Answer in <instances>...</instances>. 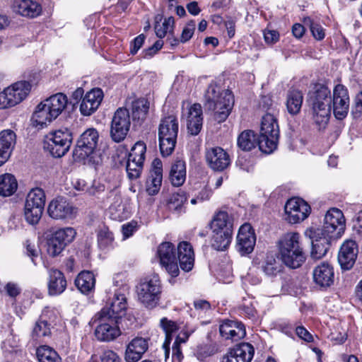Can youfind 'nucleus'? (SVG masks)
<instances>
[{
	"label": "nucleus",
	"mask_w": 362,
	"mask_h": 362,
	"mask_svg": "<svg viewBox=\"0 0 362 362\" xmlns=\"http://www.w3.org/2000/svg\"><path fill=\"white\" fill-rule=\"evenodd\" d=\"M127 308V298L125 293L115 292L114 297L108 305L101 310H105L109 317L116 319L117 321L125 315Z\"/></svg>",
	"instance_id": "bb28decb"
},
{
	"label": "nucleus",
	"mask_w": 362,
	"mask_h": 362,
	"mask_svg": "<svg viewBox=\"0 0 362 362\" xmlns=\"http://www.w3.org/2000/svg\"><path fill=\"white\" fill-rule=\"evenodd\" d=\"M161 292V284L158 276L145 279L137 286L138 299L148 309H153L158 305Z\"/></svg>",
	"instance_id": "0eeeda50"
},
{
	"label": "nucleus",
	"mask_w": 362,
	"mask_h": 362,
	"mask_svg": "<svg viewBox=\"0 0 362 362\" xmlns=\"http://www.w3.org/2000/svg\"><path fill=\"white\" fill-rule=\"evenodd\" d=\"M149 109V103L144 98L135 100L132 103V114L134 121L142 122L145 119Z\"/></svg>",
	"instance_id": "a19ab883"
},
{
	"label": "nucleus",
	"mask_w": 362,
	"mask_h": 362,
	"mask_svg": "<svg viewBox=\"0 0 362 362\" xmlns=\"http://www.w3.org/2000/svg\"><path fill=\"white\" fill-rule=\"evenodd\" d=\"M113 284L119 290L116 291L115 292H120L121 293L126 294L129 291V287L127 284V281L124 274L120 273L115 274L113 277Z\"/></svg>",
	"instance_id": "680f3d73"
},
{
	"label": "nucleus",
	"mask_w": 362,
	"mask_h": 362,
	"mask_svg": "<svg viewBox=\"0 0 362 362\" xmlns=\"http://www.w3.org/2000/svg\"><path fill=\"white\" fill-rule=\"evenodd\" d=\"M262 269L267 276H275L283 270V267L274 255H268L262 264Z\"/></svg>",
	"instance_id": "79ce46f5"
},
{
	"label": "nucleus",
	"mask_w": 362,
	"mask_h": 362,
	"mask_svg": "<svg viewBox=\"0 0 362 362\" xmlns=\"http://www.w3.org/2000/svg\"><path fill=\"white\" fill-rule=\"evenodd\" d=\"M279 137V128L276 118L271 113L266 114L262 119L257 142L260 151L267 154L272 153L277 147Z\"/></svg>",
	"instance_id": "20e7f679"
},
{
	"label": "nucleus",
	"mask_w": 362,
	"mask_h": 362,
	"mask_svg": "<svg viewBox=\"0 0 362 362\" xmlns=\"http://www.w3.org/2000/svg\"><path fill=\"white\" fill-rule=\"evenodd\" d=\"M206 159L209 167L216 171H222L230 163L229 155L221 147L208 149L206 152Z\"/></svg>",
	"instance_id": "5701e85b"
},
{
	"label": "nucleus",
	"mask_w": 362,
	"mask_h": 362,
	"mask_svg": "<svg viewBox=\"0 0 362 362\" xmlns=\"http://www.w3.org/2000/svg\"><path fill=\"white\" fill-rule=\"evenodd\" d=\"M233 232L212 231L211 245L216 250H225L232 240Z\"/></svg>",
	"instance_id": "58836bf2"
},
{
	"label": "nucleus",
	"mask_w": 362,
	"mask_h": 362,
	"mask_svg": "<svg viewBox=\"0 0 362 362\" xmlns=\"http://www.w3.org/2000/svg\"><path fill=\"white\" fill-rule=\"evenodd\" d=\"M187 129L188 133L196 136L200 132L203 124L202 108L194 103L187 109Z\"/></svg>",
	"instance_id": "a878e982"
},
{
	"label": "nucleus",
	"mask_w": 362,
	"mask_h": 362,
	"mask_svg": "<svg viewBox=\"0 0 362 362\" xmlns=\"http://www.w3.org/2000/svg\"><path fill=\"white\" fill-rule=\"evenodd\" d=\"M358 246L354 240H347L343 243L338 253V262L342 269L349 270L355 264Z\"/></svg>",
	"instance_id": "aec40b11"
},
{
	"label": "nucleus",
	"mask_w": 362,
	"mask_h": 362,
	"mask_svg": "<svg viewBox=\"0 0 362 362\" xmlns=\"http://www.w3.org/2000/svg\"><path fill=\"white\" fill-rule=\"evenodd\" d=\"M346 221L342 211L337 208L328 210L325 216L324 224L321 229H317V234L339 238L344 232Z\"/></svg>",
	"instance_id": "9d476101"
},
{
	"label": "nucleus",
	"mask_w": 362,
	"mask_h": 362,
	"mask_svg": "<svg viewBox=\"0 0 362 362\" xmlns=\"http://www.w3.org/2000/svg\"><path fill=\"white\" fill-rule=\"evenodd\" d=\"M277 247L280 259L286 267L298 269L305 262L306 255L298 233L284 234L279 240Z\"/></svg>",
	"instance_id": "f257e3e1"
},
{
	"label": "nucleus",
	"mask_w": 362,
	"mask_h": 362,
	"mask_svg": "<svg viewBox=\"0 0 362 362\" xmlns=\"http://www.w3.org/2000/svg\"><path fill=\"white\" fill-rule=\"evenodd\" d=\"M144 163H139L137 161H131L129 158L127 159L126 170L128 177L131 180H135L140 176L141 170L143 169Z\"/></svg>",
	"instance_id": "13d9d810"
},
{
	"label": "nucleus",
	"mask_w": 362,
	"mask_h": 362,
	"mask_svg": "<svg viewBox=\"0 0 362 362\" xmlns=\"http://www.w3.org/2000/svg\"><path fill=\"white\" fill-rule=\"evenodd\" d=\"M163 175L150 174L146 182V191L149 195L158 192L162 184Z\"/></svg>",
	"instance_id": "4d7b16f0"
},
{
	"label": "nucleus",
	"mask_w": 362,
	"mask_h": 362,
	"mask_svg": "<svg viewBox=\"0 0 362 362\" xmlns=\"http://www.w3.org/2000/svg\"><path fill=\"white\" fill-rule=\"evenodd\" d=\"M77 212V208L63 197L53 199L47 206L49 216L54 220H71L76 216Z\"/></svg>",
	"instance_id": "f8f14e48"
},
{
	"label": "nucleus",
	"mask_w": 362,
	"mask_h": 362,
	"mask_svg": "<svg viewBox=\"0 0 362 362\" xmlns=\"http://www.w3.org/2000/svg\"><path fill=\"white\" fill-rule=\"evenodd\" d=\"M56 119L63 112L68 104L67 96L58 93L43 100Z\"/></svg>",
	"instance_id": "72a5a7b5"
},
{
	"label": "nucleus",
	"mask_w": 362,
	"mask_h": 362,
	"mask_svg": "<svg viewBox=\"0 0 362 362\" xmlns=\"http://www.w3.org/2000/svg\"><path fill=\"white\" fill-rule=\"evenodd\" d=\"M16 141V136L13 131L6 129L0 132V166L10 158Z\"/></svg>",
	"instance_id": "c85d7f7f"
},
{
	"label": "nucleus",
	"mask_w": 362,
	"mask_h": 362,
	"mask_svg": "<svg viewBox=\"0 0 362 362\" xmlns=\"http://www.w3.org/2000/svg\"><path fill=\"white\" fill-rule=\"evenodd\" d=\"M146 150V144L143 141H138L132 148L128 158L131 161L136 160L139 163H144Z\"/></svg>",
	"instance_id": "603ef678"
},
{
	"label": "nucleus",
	"mask_w": 362,
	"mask_h": 362,
	"mask_svg": "<svg viewBox=\"0 0 362 362\" xmlns=\"http://www.w3.org/2000/svg\"><path fill=\"white\" fill-rule=\"evenodd\" d=\"M36 355L39 362H61V358L57 352L46 345L37 348Z\"/></svg>",
	"instance_id": "c03bdc74"
},
{
	"label": "nucleus",
	"mask_w": 362,
	"mask_h": 362,
	"mask_svg": "<svg viewBox=\"0 0 362 362\" xmlns=\"http://www.w3.org/2000/svg\"><path fill=\"white\" fill-rule=\"evenodd\" d=\"M54 119H56V117L49 111L44 101H42L36 106L31 117L33 125L37 129L47 127Z\"/></svg>",
	"instance_id": "c756f323"
},
{
	"label": "nucleus",
	"mask_w": 362,
	"mask_h": 362,
	"mask_svg": "<svg viewBox=\"0 0 362 362\" xmlns=\"http://www.w3.org/2000/svg\"><path fill=\"white\" fill-rule=\"evenodd\" d=\"M25 204L44 209L45 204L44 191L39 187L32 189L26 196Z\"/></svg>",
	"instance_id": "37998d69"
},
{
	"label": "nucleus",
	"mask_w": 362,
	"mask_h": 362,
	"mask_svg": "<svg viewBox=\"0 0 362 362\" xmlns=\"http://www.w3.org/2000/svg\"><path fill=\"white\" fill-rule=\"evenodd\" d=\"M31 83L26 81H20L0 90V110H6L20 104L29 95Z\"/></svg>",
	"instance_id": "423d86ee"
},
{
	"label": "nucleus",
	"mask_w": 362,
	"mask_h": 362,
	"mask_svg": "<svg viewBox=\"0 0 362 362\" xmlns=\"http://www.w3.org/2000/svg\"><path fill=\"white\" fill-rule=\"evenodd\" d=\"M177 258L183 271L189 272L192 269L194 264V253L190 243L186 241L179 243Z\"/></svg>",
	"instance_id": "7c9ffc66"
},
{
	"label": "nucleus",
	"mask_w": 362,
	"mask_h": 362,
	"mask_svg": "<svg viewBox=\"0 0 362 362\" xmlns=\"http://www.w3.org/2000/svg\"><path fill=\"white\" fill-rule=\"evenodd\" d=\"M78 289L83 293H88L95 288V279L94 274L89 271L81 272L75 280Z\"/></svg>",
	"instance_id": "c9c22d12"
},
{
	"label": "nucleus",
	"mask_w": 362,
	"mask_h": 362,
	"mask_svg": "<svg viewBox=\"0 0 362 362\" xmlns=\"http://www.w3.org/2000/svg\"><path fill=\"white\" fill-rule=\"evenodd\" d=\"M114 241L112 232L106 226L101 227L98 232V243L101 249H105L111 246Z\"/></svg>",
	"instance_id": "3c124183"
},
{
	"label": "nucleus",
	"mask_w": 362,
	"mask_h": 362,
	"mask_svg": "<svg viewBox=\"0 0 362 362\" xmlns=\"http://www.w3.org/2000/svg\"><path fill=\"white\" fill-rule=\"evenodd\" d=\"M72 139V134L69 129H59L47 135L45 148L53 157L61 158L69 150Z\"/></svg>",
	"instance_id": "6e6552de"
},
{
	"label": "nucleus",
	"mask_w": 362,
	"mask_h": 362,
	"mask_svg": "<svg viewBox=\"0 0 362 362\" xmlns=\"http://www.w3.org/2000/svg\"><path fill=\"white\" fill-rule=\"evenodd\" d=\"M44 209L24 204L23 216L25 221L32 226L37 225L43 214Z\"/></svg>",
	"instance_id": "a18cd8bd"
},
{
	"label": "nucleus",
	"mask_w": 362,
	"mask_h": 362,
	"mask_svg": "<svg viewBox=\"0 0 362 362\" xmlns=\"http://www.w3.org/2000/svg\"><path fill=\"white\" fill-rule=\"evenodd\" d=\"M194 189L198 190L197 194L199 202L209 200L213 194L211 189L209 186V181L206 180L200 183L194 184Z\"/></svg>",
	"instance_id": "6e6d98bb"
},
{
	"label": "nucleus",
	"mask_w": 362,
	"mask_h": 362,
	"mask_svg": "<svg viewBox=\"0 0 362 362\" xmlns=\"http://www.w3.org/2000/svg\"><path fill=\"white\" fill-rule=\"evenodd\" d=\"M110 214L111 218L117 221H122L128 216L127 211L124 209V206L121 204H112L110 206Z\"/></svg>",
	"instance_id": "052dcab7"
},
{
	"label": "nucleus",
	"mask_w": 362,
	"mask_h": 362,
	"mask_svg": "<svg viewBox=\"0 0 362 362\" xmlns=\"http://www.w3.org/2000/svg\"><path fill=\"white\" fill-rule=\"evenodd\" d=\"M52 235L61 243H64V246L66 247L74 240L76 235V231L72 227H64L56 230L52 233Z\"/></svg>",
	"instance_id": "09e8293b"
},
{
	"label": "nucleus",
	"mask_w": 362,
	"mask_h": 362,
	"mask_svg": "<svg viewBox=\"0 0 362 362\" xmlns=\"http://www.w3.org/2000/svg\"><path fill=\"white\" fill-rule=\"evenodd\" d=\"M18 188L16 177L10 173L0 175V196L7 197L13 195Z\"/></svg>",
	"instance_id": "e433bc0d"
},
{
	"label": "nucleus",
	"mask_w": 362,
	"mask_h": 362,
	"mask_svg": "<svg viewBox=\"0 0 362 362\" xmlns=\"http://www.w3.org/2000/svg\"><path fill=\"white\" fill-rule=\"evenodd\" d=\"M105 310H100L96 315L98 325L94 332L95 337L100 341H112L121 335V330L119 327V321L116 319L109 317Z\"/></svg>",
	"instance_id": "1a4fd4ad"
},
{
	"label": "nucleus",
	"mask_w": 362,
	"mask_h": 362,
	"mask_svg": "<svg viewBox=\"0 0 362 362\" xmlns=\"http://www.w3.org/2000/svg\"><path fill=\"white\" fill-rule=\"evenodd\" d=\"M309 233L312 239L311 257L321 259L327 254L332 240L335 239L325 235L317 234V230H310Z\"/></svg>",
	"instance_id": "b1692460"
},
{
	"label": "nucleus",
	"mask_w": 362,
	"mask_h": 362,
	"mask_svg": "<svg viewBox=\"0 0 362 362\" xmlns=\"http://www.w3.org/2000/svg\"><path fill=\"white\" fill-rule=\"evenodd\" d=\"M353 114L356 117H362V90L355 97Z\"/></svg>",
	"instance_id": "774afa93"
},
{
	"label": "nucleus",
	"mask_w": 362,
	"mask_h": 362,
	"mask_svg": "<svg viewBox=\"0 0 362 362\" xmlns=\"http://www.w3.org/2000/svg\"><path fill=\"white\" fill-rule=\"evenodd\" d=\"M160 264L172 277L180 274L175 246L170 242L160 243L157 249Z\"/></svg>",
	"instance_id": "4468645a"
},
{
	"label": "nucleus",
	"mask_w": 362,
	"mask_h": 362,
	"mask_svg": "<svg viewBox=\"0 0 362 362\" xmlns=\"http://www.w3.org/2000/svg\"><path fill=\"white\" fill-rule=\"evenodd\" d=\"M187 201L186 193L179 189L177 192L173 193L170 199L169 203L175 206V209L180 207Z\"/></svg>",
	"instance_id": "e2e57ef3"
},
{
	"label": "nucleus",
	"mask_w": 362,
	"mask_h": 362,
	"mask_svg": "<svg viewBox=\"0 0 362 362\" xmlns=\"http://www.w3.org/2000/svg\"><path fill=\"white\" fill-rule=\"evenodd\" d=\"M255 349L250 343L242 342L228 349L221 362H251Z\"/></svg>",
	"instance_id": "a211bd4d"
},
{
	"label": "nucleus",
	"mask_w": 362,
	"mask_h": 362,
	"mask_svg": "<svg viewBox=\"0 0 362 362\" xmlns=\"http://www.w3.org/2000/svg\"><path fill=\"white\" fill-rule=\"evenodd\" d=\"M98 139L99 134L95 129L86 130L77 141L73 154L74 160L78 162L85 161L94 152Z\"/></svg>",
	"instance_id": "9b49d317"
},
{
	"label": "nucleus",
	"mask_w": 362,
	"mask_h": 362,
	"mask_svg": "<svg viewBox=\"0 0 362 362\" xmlns=\"http://www.w3.org/2000/svg\"><path fill=\"white\" fill-rule=\"evenodd\" d=\"M218 352L217 346L214 344H201L194 349V354L200 361H205L206 358L211 357Z\"/></svg>",
	"instance_id": "49530a36"
},
{
	"label": "nucleus",
	"mask_w": 362,
	"mask_h": 362,
	"mask_svg": "<svg viewBox=\"0 0 362 362\" xmlns=\"http://www.w3.org/2000/svg\"><path fill=\"white\" fill-rule=\"evenodd\" d=\"M220 90V87L211 83L205 93L208 107L214 111V119L218 123L228 118L234 104L232 92L229 90L221 92Z\"/></svg>",
	"instance_id": "f03ea898"
},
{
	"label": "nucleus",
	"mask_w": 362,
	"mask_h": 362,
	"mask_svg": "<svg viewBox=\"0 0 362 362\" xmlns=\"http://www.w3.org/2000/svg\"><path fill=\"white\" fill-rule=\"evenodd\" d=\"M186 164L182 160H175L170 167L169 180L175 187L182 186L186 180Z\"/></svg>",
	"instance_id": "f704fd0d"
},
{
	"label": "nucleus",
	"mask_w": 362,
	"mask_h": 362,
	"mask_svg": "<svg viewBox=\"0 0 362 362\" xmlns=\"http://www.w3.org/2000/svg\"><path fill=\"white\" fill-rule=\"evenodd\" d=\"M314 284L321 289L330 287L334 281V270L332 264L328 262H321L313 270Z\"/></svg>",
	"instance_id": "f3484780"
},
{
	"label": "nucleus",
	"mask_w": 362,
	"mask_h": 362,
	"mask_svg": "<svg viewBox=\"0 0 362 362\" xmlns=\"http://www.w3.org/2000/svg\"><path fill=\"white\" fill-rule=\"evenodd\" d=\"M178 121L175 115L164 117L159 125L158 139L160 153L163 156L174 151L178 133Z\"/></svg>",
	"instance_id": "39448f33"
},
{
	"label": "nucleus",
	"mask_w": 362,
	"mask_h": 362,
	"mask_svg": "<svg viewBox=\"0 0 362 362\" xmlns=\"http://www.w3.org/2000/svg\"><path fill=\"white\" fill-rule=\"evenodd\" d=\"M137 228L138 225L136 221H131L122 225V233L123 235V239H127L131 237L134 233L136 232Z\"/></svg>",
	"instance_id": "338daca9"
},
{
	"label": "nucleus",
	"mask_w": 362,
	"mask_h": 362,
	"mask_svg": "<svg viewBox=\"0 0 362 362\" xmlns=\"http://www.w3.org/2000/svg\"><path fill=\"white\" fill-rule=\"evenodd\" d=\"M310 205L300 198H291L284 206V219L291 224L304 221L310 214Z\"/></svg>",
	"instance_id": "ddd939ff"
},
{
	"label": "nucleus",
	"mask_w": 362,
	"mask_h": 362,
	"mask_svg": "<svg viewBox=\"0 0 362 362\" xmlns=\"http://www.w3.org/2000/svg\"><path fill=\"white\" fill-rule=\"evenodd\" d=\"M103 92L100 88H93L87 92L80 103V112L84 116L95 112L103 99Z\"/></svg>",
	"instance_id": "4be33fe9"
},
{
	"label": "nucleus",
	"mask_w": 362,
	"mask_h": 362,
	"mask_svg": "<svg viewBox=\"0 0 362 362\" xmlns=\"http://www.w3.org/2000/svg\"><path fill=\"white\" fill-rule=\"evenodd\" d=\"M45 312L40 317V320L36 322L33 330V336L36 337H42L48 336L50 334V325L44 319Z\"/></svg>",
	"instance_id": "5fc2aeb1"
},
{
	"label": "nucleus",
	"mask_w": 362,
	"mask_h": 362,
	"mask_svg": "<svg viewBox=\"0 0 362 362\" xmlns=\"http://www.w3.org/2000/svg\"><path fill=\"white\" fill-rule=\"evenodd\" d=\"M161 19L160 16H157L154 26L156 35L159 38H163L168 33H170L173 30L175 23L173 17L164 19L162 23H160Z\"/></svg>",
	"instance_id": "de8ad7c7"
},
{
	"label": "nucleus",
	"mask_w": 362,
	"mask_h": 362,
	"mask_svg": "<svg viewBox=\"0 0 362 362\" xmlns=\"http://www.w3.org/2000/svg\"><path fill=\"white\" fill-rule=\"evenodd\" d=\"M305 25H309L310 30L313 37L317 40H321L325 37V30L319 23L314 22L311 18H308L304 21Z\"/></svg>",
	"instance_id": "bf43d9fd"
},
{
	"label": "nucleus",
	"mask_w": 362,
	"mask_h": 362,
	"mask_svg": "<svg viewBox=\"0 0 362 362\" xmlns=\"http://www.w3.org/2000/svg\"><path fill=\"white\" fill-rule=\"evenodd\" d=\"M47 252L51 257H57L65 249L64 243L58 241L52 235L47 240Z\"/></svg>",
	"instance_id": "864d4df0"
},
{
	"label": "nucleus",
	"mask_w": 362,
	"mask_h": 362,
	"mask_svg": "<svg viewBox=\"0 0 362 362\" xmlns=\"http://www.w3.org/2000/svg\"><path fill=\"white\" fill-rule=\"evenodd\" d=\"M219 333L226 340L238 341L245 337V325L237 320H226L219 325Z\"/></svg>",
	"instance_id": "412c9836"
},
{
	"label": "nucleus",
	"mask_w": 362,
	"mask_h": 362,
	"mask_svg": "<svg viewBox=\"0 0 362 362\" xmlns=\"http://www.w3.org/2000/svg\"><path fill=\"white\" fill-rule=\"evenodd\" d=\"M160 326L165 334V339L163 344V348L165 350V358H168L170 355V344L173 339V334L177 330V324L168 320L166 317H163L160 320Z\"/></svg>",
	"instance_id": "4c0bfd02"
},
{
	"label": "nucleus",
	"mask_w": 362,
	"mask_h": 362,
	"mask_svg": "<svg viewBox=\"0 0 362 362\" xmlns=\"http://www.w3.org/2000/svg\"><path fill=\"white\" fill-rule=\"evenodd\" d=\"M256 144L255 135L252 131H245L238 138V145L243 151H250L256 146Z\"/></svg>",
	"instance_id": "8fccbe9b"
},
{
	"label": "nucleus",
	"mask_w": 362,
	"mask_h": 362,
	"mask_svg": "<svg viewBox=\"0 0 362 362\" xmlns=\"http://www.w3.org/2000/svg\"><path fill=\"white\" fill-rule=\"evenodd\" d=\"M194 21H190L189 23H188L182 30V35L180 37V41L182 42H186L187 41H188L192 37L194 32Z\"/></svg>",
	"instance_id": "69168bd1"
},
{
	"label": "nucleus",
	"mask_w": 362,
	"mask_h": 362,
	"mask_svg": "<svg viewBox=\"0 0 362 362\" xmlns=\"http://www.w3.org/2000/svg\"><path fill=\"white\" fill-rule=\"evenodd\" d=\"M313 118L319 129L325 128L330 116L332 109V95L330 90L325 86L316 87L310 96Z\"/></svg>",
	"instance_id": "7ed1b4c3"
},
{
	"label": "nucleus",
	"mask_w": 362,
	"mask_h": 362,
	"mask_svg": "<svg viewBox=\"0 0 362 362\" xmlns=\"http://www.w3.org/2000/svg\"><path fill=\"white\" fill-rule=\"evenodd\" d=\"M212 231L225 232L233 231V223L232 217L224 211L216 212L210 223Z\"/></svg>",
	"instance_id": "473e14b6"
},
{
	"label": "nucleus",
	"mask_w": 362,
	"mask_h": 362,
	"mask_svg": "<svg viewBox=\"0 0 362 362\" xmlns=\"http://www.w3.org/2000/svg\"><path fill=\"white\" fill-rule=\"evenodd\" d=\"M255 243L256 236L250 224L241 226L237 235V250L243 255L250 254L253 251Z\"/></svg>",
	"instance_id": "6ab92c4d"
},
{
	"label": "nucleus",
	"mask_w": 362,
	"mask_h": 362,
	"mask_svg": "<svg viewBox=\"0 0 362 362\" xmlns=\"http://www.w3.org/2000/svg\"><path fill=\"white\" fill-rule=\"evenodd\" d=\"M333 112L337 119H344L348 114L349 96L347 88L342 84H337L333 89L332 96Z\"/></svg>",
	"instance_id": "dca6fc26"
},
{
	"label": "nucleus",
	"mask_w": 362,
	"mask_h": 362,
	"mask_svg": "<svg viewBox=\"0 0 362 362\" xmlns=\"http://www.w3.org/2000/svg\"><path fill=\"white\" fill-rule=\"evenodd\" d=\"M303 96L298 90H289L287 94L286 107L291 115L298 114L301 108Z\"/></svg>",
	"instance_id": "ea45409f"
},
{
	"label": "nucleus",
	"mask_w": 362,
	"mask_h": 362,
	"mask_svg": "<svg viewBox=\"0 0 362 362\" xmlns=\"http://www.w3.org/2000/svg\"><path fill=\"white\" fill-rule=\"evenodd\" d=\"M148 349V340L142 337L133 339L127 346L124 353L126 362L139 361Z\"/></svg>",
	"instance_id": "393cba45"
},
{
	"label": "nucleus",
	"mask_w": 362,
	"mask_h": 362,
	"mask_svg": "<svg viewBox=\"0 0 362 362\" xmlns=\"http://www.w3.org/2000/svg\"><path fill=\"white\" fill-rule=\"evenodd\" d=\"M100 359V362H122L119 356L115 351L110 349L103 351Z\"/></svg>",
	"instance_id": "0e129e2a"
},
{
	"label": "nucleus",
	"mask_w": 362,
	"mask_h": 362,
	"mask_svg": "<svg viewBox=\"0 0 362 362\" xmlns=\"http://www.w3.org/2000/svg\"><path fill=\"white\" fill-rule=\"evenodd\" d=\"M131 125L129 112L127 109L118 108L112 119L110 136L115 142H120L127 135Z\"/></svg>",
	"instance_id": "2eb2a0df"
},
{
	"label": "nucleus",
	"mask_w": 362,
	"mask_h": 362,
	"mask_svg": "<svg viewBox=\"0 0 362 362\" xmlns=\"http://www.w3.org/2000/svg\"><path fill=\"white\" fill-rule=\"evenodd\" d=\"M12 8L15 13L30 18L40 16L42 11L40 3L37 0H14Z\"/></svg>",
	"instance_id": "cd10ccee"
},
{
	"label": "nucleus",
	"mask_w": 362,
	"mask_h": 362,
	"mask_svg": "<svg viewBox=\"0 0 362 362\" xmlns=\"http://www.w3.org/2000/svg\"><path fill=\"white\" fill-rule=\"evenodd\" d=\"M66 288V280L64 274L56 269L49 271L48 293L51 296L62 293Z\"/></svg>",
	"instance_id": "2f4dec72"
}]
</instances>
